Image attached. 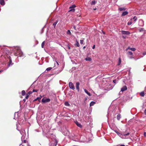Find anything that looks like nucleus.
Returning <instances> with one entry per match:
<instances>
[{
	"label": "nucleus",
	"instance_id": "41",
	"mask_svg": "<svg viewBox=\"0 0 146 146\" xmlns=\"http://www.w3.org/2000/svg\"><path fill=\"white\" fill-rule=\"evenodd\" d=\"M113 82L114 83L116 84L117 82V81L116 80H113Z\"/></svg>",
	"mask_w": 146,
	"mask_h": 146
},
{
	"label": "nucleus",
	"instance_id": "1",
	"mask_svg": "<svg viewBox=\"0 0 146 146\" xmlns=\"http://www.w3.org/2000/svg\"><path fill=\"white\" fill-rule=\"evenodd\" d=\"M15 55L17 56L22 57L23 56L22 52L20 48L19 47H17L15 48Z\"/></svg>",
	"mask_w": 146,
	"mask_h": 146
},
{
	"label": "nucleus",
	"instance_id": "11",
	"mask_svg": "<svg viewBox=\"0 0 146 146\" xmlns=\"http://www.w3.org/2000/svg\"><path fill=\"white\" fill-rule=\"evenodd\" d=\"M75 123L78 126V127H80L81 128H82V125L80 123H79L78 121H76L75 122Z\"/></svg>",
	"mask_w": 146,
	"mask_h": 146
},
{
	"label": "nucleus",
	"instance_id": "48",
	"mask_svg": "<svg viewBox=\"0 0 146 146\" xmlns=\"http://www.w3.org/2000/svg\"><path fill=\"white\" fill-rule=\"evenodd\" d=\"M68 48L69 49H70V47L69 45H68Z\"/></svg>",
	"mask_w": 146,
	"mask_h": 146
},
{
	"label": "nucleus",
	"instance_id": "14",
	"mask_svg": "<svg viewBox=\"0 0 146 146\" xmlns=\"http://www.w3.org/2000/svg\"><path fill=\"white\" fill-rule=\"evenodd\" d=\"M84 90L85 92L86 93V94H87L89 96H91V94L89 92L87 91V90H86V89H84Z\"/></svg>",
	"mask_w": 146,
	"mask_h": 146
},
{
	"label": "nucleus",
	"instance_id": "49",
	"mask_svg": "<svg viewBox=\"0 0 146 146\" xmlns=\"http://www.w3.org/2000/svg\"><path fill=\"white\" fill-rule=\"evenodd\" d=\"M143 54L144 55H146V52H143Z\"/></svg>",
	"mask_w": 146,
	"mask_h": 146
},
{
	"label": "nucleus",
	"instance_id": "55",
	"mask_svg": "<svg viewBox=\"0 0 146 146\" xmlns=\"http://www.w3.org/2000/svg\"><path fill=\"white\" fill-rule=\"evenodd\" d=\"M96 8L94 9V10H96Z\"/></svg>",
	"mask_w": 146,
	"mask_h": 146
},
{
	"label": "nucleus",
	"instance_id": "8",
	"mask_svg": "<svg viewBox=\"0 0 146 146\" xmlns=\"http://www.w3.org/2000/svg\"><path fill=\"white\" fill-rule=\"evenodd\" d=\"M144 21L140 19L139 21V25L140 26H143L144 25Z\"/></svg>",
	"mask_w": 146,
	"mask_h": 146
},
{
	"label": "nucleus",
	"instance_id": "47",
	"mask_svg": "<svg viewBox=\"0 0 146 146\" xmlns=\"http://www.w3.org/2000/svg\"><path fill=\"white\" fill-rule=\"evenodd\" d=\"M144 135L145 136H146V132H144Z\"/></svg>",
	"mask_w": 146,
	"mask_h": 146
},
{
	"label": "nucleus",
	"instance_id": "52",
	"mask_svg": "<svg viewBox=\"0 0 146 146\" xmlns=\"http://www.w3.org/2000/svg\"><path fill=\"white\" fill-rule=\"evenodd\" d=\"M56 63H57V64H58V65H59V64H58V62H57V61H56Z\"/></svg>",
	"mask_w": 146,
	"mask_h": 146
},
{
	"label": "nucleus",
	"instance_id": "36",
	"mask_svg": "<svg viewBox=\"0 0 146 146\" xmlns=\"http://www.w3.org/2000/svg\"><path fill=\"white\" fill-rule=\"evenodd\" d=\"M76 46H77L79 47L80 46V44H79V43L77 41H76Z\"/></svg>",
	"mask_w": 146,
	"mask_h": 146
},
{
	"label": "nucleus",
	"instance_id": "27",
	"mask_svg": "<svg viewBox=\"0 0 146 146\" xmlns=\"http://www.w3.org/2000/svg\"><path fill=\"white\" fill-rule=\"evenodd\" d=\"M96 3V1L95 0L93 1L91 3V4L92 5H94Z\"/></svg>",
	"mask_w": 146,
	"mask_h": 146
},
{
	"label": "nucleus",
	"instance_id": "33",
	"mask_svg": "<svg viewBox=\"0 0 146 146\" xmlns=\"http://www.w3.org/2000/svg\"><path fill=\"white\" fill-rule=\"evenodd\" d=\"M52 68L51 67H49L47 68L46 69V70L47 71H48L50 70Z\"/></svg>",
	"mask_w": 146,
	"mask_h": 146
},
{
	"label": "nucleus",
	"instance_id": "22",
	"mask_svg": "<svg viewBox=\"0 0 146 146\" xmlns=\"http://www.w3.org/2000/svg\"><path fill=\"white\" fill-rule=\"evenodd\" d=\"M115 132L119 136H121V133L117 131H115Z\"/></svg>",
	"mask_w": 146,
	"mask_h": 146
},
{
	"label": "nucleus",
	"instance_id": "45",
	"mask_svg": "<svg viewBox=\"0 0 146 146\" xmlns=\"http://www.w3.org/2000/svg\"><path fill=\"white\" fill-rule=\"evenodd\" d=\"M37 90H36L33 89L32 92H37Z\"/></svg>",
	"mask_w": 146,
	"mask_h": 146
},
{
	"label": "nucleus",
	"instance_id": "17",
	"mask_svg": "<svg viewBox=\"0 0 146 146\" xmlns=\"http://www.w3.org/2000/svg\"><path fill=\"white\" fill-rule=\"evenodd\" d=\"M0 4L1 5H4L5 2L4 0H0Z\"/></svg>",
	"mask_w": 146,
	"mask_h": 146
},
{
	"label": "nucleus",
	"instance_id": "28",
	"mask_svg": "<svg viewBox=\"0 0 146 146\" xmlns=\"http://www.w3.org/2000/svg\"><path fill=\"white\" fill-rule=\"evenodd\" d=\"M128 55L133 56V54L132 52L131 51L128 52Z\"/></svg>",
	"mask_w": 146,
	"mask_h": 146
},
{
	"label": "nucleus",
	"instance_id": "13",
	"mask_svg": "<svg viewBox=\"0 0 146 146\" xmlns=\"http://www.w3.org/2000/svg\"><path fill=\"white\" fill-rule=\"evenodd\" d=\"M13 64V63H12L11 59H9V62L8 66H10L12 65Z\"/></svg>",
	"mask_w": 146,
	"mask_h": 146
},
{
	"label": "nucleus",
	"instance_id": "20",
	"mask_svg": "<svg viewBox=\"0 0 146 146\" xmlns=\"http://www.w3.org/2000/svg\"><path fill=\"white\" fill-rule=\"evenodd\" d=\"M96 103L94 102V101H92L91 102L90 104V106H93Z\"/></svg>",
	"mask_w": 146,
	"mask_h": 146
},
{
	"label": "nucleus",
	"instance_id": "32",
	"mask_svg": "<svg viewBox=\"0 0 146 146\" xmlns=\"http://www.w3.org/2000/svg\"><path fill=\"white\" fill-rule=\"evenodd\" d=\"M65 105L67 106H68L70 104L68 102H66L65 103Z\"/></svg>",
	"mask_w": 146,
	"mask_h": 146
},
{
	"label": "nucleus",
	"instance_id": "42",
	"mask_svg": "<svg viewBox=\"0 0 146 146\" xmlns=\"http://www.w3.org/2000/svg\"><path fill=\"white\" fill-rule=\"evenodd\" d=\"M57 22H55L53 23V25L54 26H56V24H57Z\"/></svg>",
	"mask_w": 146,
	"mask_h": 146
},
{
	"label": "nucleus",
	"instance_id": "10",
	"mask_svg": "<svg viewBox=\"0 0 146 146\" xmlns=\"http://www.w3.org/2000/svg\"><path fill=\"white\" fill-rule=\"evenodd\" d=\"M80 84L79 82H77L76 83V88L77 89L78 91L79 92V86Z\"/></svg>",
	"mask_w": 146,
	"mask_h": 146
},
{
	"label": "nucleus",
	"instance_id": "44",
	"mask_svg": "<svg viewBox=\"0 0 146 146\" xmlns=\"http://www.w3.org/2000/svg\"><path fill=\"white\" fill-rule=\"evenodd\" d=\"M127 37L126 36L122 35V37L123 38H125Z\"/></svg>",
	"mask_w": 146,
	"mask_h": 146
},
{
	"label": "nucleus",
	"instance_id": "26",
	"mask_svg": "<svg viewBox=\"0 0 146 146\" xmlns=\"http://www.w3.org/2000/svg\"><path fill=\"white\" fill-rule=\"evenodd\" d=\"M22 95L23 96H24L26 94V92L25 90H23L21 92Z\"/></svg>",
	"mask_w": 146,
	"mask_h": 146
},
{
	"label": "nucleus",
	"instance_id": "29",
	"mask_svg": "<svg viewBox=\"0 0 146 146\" xmlns=\"http://www.w3.org/2000/svg\"><path fill=\"white\" fill-rule=\"evenodd\" d=\"M121 58H119L118 63L117 64L118 65H120V64H121Z\"/></svg>",
	"mask_w": 146,
	"mask_h": 146
},
{
	"label": "nucleus",
	"instance_id": "12",
	"mask_svg": "<svg viewBox=\"0 0 146 146\" xmlns=\"http://www.w3.org/2000/svg\"><path fill=\"white\" fill-rule=\"evenodd\" d=\"M127 89V88L126 86H124L122 88H121V91L123 92Z\"/></svg>",
	"mask_w": 146,
	"mask_h": 146
},
{
	"label": "nucleus",
	"instance_id": "25",
	"mask_svg": "<svg viewBox=\"0 0 146 146\" xmlns=\"http://www.w3.org/2000/svg\"><path fill=\"white\" fill-rule=\"evenodd\" d=\"M140 95L141 96L143 97L145 95L144 92L143 91L142 92L140 93Z\"/></svg>",
	"mask_w": 146,
	"mask_h": 146
},
{
	"label": "nucleus",
	"instance_id": "6",
	"mask_svg": "<svg viewBox=\"0 0 146 146\" xmlns=\"http://www.w3.org/2000/svg\"><path fill=\"white\" fill-rule=\"evenodd\" d=\"M69 88L74 90L75 89V87L74 84L71 82H69Z\"/></svg>",
	"mask_w": 146,
	"mask_h": 146
},
{
	"label": "nucleus",
	"instance_id": "35",
	"mask_svg": "<svg viewBox=\"0 0 146 146\" xmlns=\"http://www.w3.org/2000/svg\"><path fill=\"white\" fill-rule=\"evenodd\" d=\"M67 33L68 35H71V32L69 30H68L67 31Z\"/></svg>",
	"mask_w": 146,
	"mask_h": 146
},
{
	"label": "nucleus",
	"instance_id": "54",
	"mask_svg": "<svg viewBox=\"0 0 146 146\" xmlns=\"http://www.w3.org/2000/svg\"><path fill=\"white\" fill-rule=\"evenodd\" d=\"M3 71L2 70H0V73L1 72H2Z\"/></svg>",
	"mask_w": 146,
	"mask_h": 146
},
{
	"label": "nucleus",
	"instance_id": "24",
	"mask_svg": "<svg viewBox=\"0 0 146 146\" xmlns=\"http://www.w3.org/2000/svg\"><path fill=\"white\" fill-rule=\"evenodd\" d=\"M138 30L140 32H142L144 31V29L143 28H140L138 29Z\"/></svg>",
	"mask_w": 146,
	"mask_h": 146
},
{
	"label": "nucleus",
	"instance_id": "23",
	"mask_svg": "<svg viewBox=\"0 0 146 146\" xmlns=\"http://www.w3.org/2000/svg\"><path fill=\"white\" fill-rule=\"evenodd\" d=\"M132 19L134 20V21L135 22L136 21L137 19L136 16H135L133 17L132 19V18L131 19V20H132Z\"/></svg>",
	"mask_w": 146,
	"mask_h": 146
},
{
	"label": "nucleus",
	"instance_id": "50",
	"mask_svg": "<svg viewBox=\"0 0 146 146\" xmlns=\"http://www.w3.org/2000/svg\"><path fill=\"white\" fill-rule=\"evenodd\" d=\"M130 48H131L129 47H128V48L127 49V50H128V49H130Z\"/></svg>",
	"mask_w": 146,
	"mask_h": 146
},
{
	"label": "nucleus",
	"instance_id": "30",
	"mask_svg": "<svg viewBox=\"0 0 146 146\" xmlns=\"http://www.w3.org/2000/svg\"><path fill=\"white\" fill-rule=\"evenodd\" d=\"M29 97V95L28 94H27L26 95V97L25 98V99L23 100L25 101H26L25 99H27L28 98V97Z\"/></svg>",
	"mask_w": 146,
	"mask_h": 146
},
{
	"label": "nucleus",
	"instance_id": "40",
	"mask_svg": "<svg viewBox=\"0 0 146 146\" xmlns=\"http://www.w3.org/2000/svg\"><path fill=\"white\" fill-rule=\"evenodd\" d=\"M84 40H80V43L81 44H82L84 43Z\"/></svg>",
	"mask_w": 146,
	"mask_h": 146
},
{
	"label": "nucleus",
	"instance_id": "16",
	"mask_svg": "<svg viewBox=\"0 0 146 146\" xmlns=\"http://www.w3.org/2000/svg\"><path fill=\"white\" fill-rule=\"evenodd\" d=\"M85 60L87 61H90L92 60V58L89 57H87L85 58Z\"/></svg>",
	"mask_w": 146,
	"mask_h": 146
},
{
	"label": "nucleus",
	"instance_id": "9",
	"mask_svg": "<svg viewBox=\"0 0 146 146\" xmlns=\"http://www.w3.org/2000/svg\"><path fill=\"white\" fill-rule=\"evenodd\" d=\"M130 133L129 132H127L126 131L125 132L123 131L121 132V135H129Z\"/></svg>",
	"mask_w": 146,
	"mask_h": 146
},
{
	"label": "nucleus",
	"instance_id": "37",
	"mask_svg": "<svg viewBox=\"0 0 146 146\" xmlns=\"http://www.w3.org/2000/svg\"><path fill=\"white\" fill-rule=\"evenodd\" d=\"M130 50L133 51H135L136 50V49L134 48H130Z\"/></svg>",
	"mask_w": 146,
	"mask_h": 146
},
{
	"label": "nucleus",
	"instance_id": "19",
	"mask_svg": "<svg viewBox=\"0 0 146 146\" xmlns=\"http://www.w3.org/2000/svg\"><path fill=\"white\" fill-rule=\"evenodd\" d=\"M121 118V115L120 114H118L117 116V119L118 120H119Z\"/></svg>",
	"mask_w": 146,
	"mask_h": 146
},
{
	"label": "nucleus",
	"instance_id": "39",
	"mask_svg": "<svg viewBox=\"0 0 146 146\" xmlns=\"http://www.w3.org/2000/svg\"><path fill=\"white\" fill-rule=\"evenodd\" d=\"M128 57L130 59H131L133 58V56L128 55Z\"/></svg>",
	"mask_w": 146,
	"mask_h": 146
},
{
	"label": "nucleus",
	"instance_id": "2",
	"mask_svg": "<svg viewBox=\"0 0 146 146\" xmlns=\"http://www.w3.org/2000/svg\"><path fill=\"white\" fill-rule=\"evenodd\" d=\"M25 132L24 131H22V132H20L21 134L23 135L21 138L22 141V143L20 144V146L23 144H26V145H28V141L26 140H23V139H24L25 137Z\"/></svg>",
	"mask_w": 146,
	"mask_h": 146
},
{
	"label": "nucleus",
	"instance_id": "15",
	"mask_svg": "<svg viewBox=\"0 0 146 146\" xmlns=\"http://www.w3.org/2000/svg\"><path fill=\"white\" fill-rule=\"evenodd\" d=\"M128 13V12L127 11H124L123 12L121 16H124L127 15Z\"/></svg>",
	"mask_w": 146,
	"mask_h": 146
},
{
	"label": "nucleus",
	"instance_id": "4",
	"mask_svg": "<svg viewBox=\"0 0 146 146\" xmlns=\"http://www.w3.org/2000/svg\"><path fill=\"white\" fill-rule=\"evenodd\" d=\"M76 7V5H72L69 7L70 10L69 11V12L72 11V12H74L75 9L74 8Z\"/></svg>",
	"mask_w": 146,
	"mask_h": 146
},
{
	"label": "nucleus",
	"instance_id": "38",
	"mask_svg": "<svg viewBox=\"0 0 146 146\" xmlns=\"http://www.w3.org/2000/svg\"><path fill=\"white\" fill-rule=\"evenodd\" d=\"M32 92L31 91H30L28 92L27 94H28V95L29 96L30 94H32Z\"/></svg>",
	"mask_w": 146,
	"mask_h": 146
},
{
	"label": "nucleus",
	"instance_id": "46",
	"mask_svg": "<svg viewBox=\"0 0 146 146\" xmlns=\"http://www.w3.org/2000/svg\"><path fill=\"white\" fill-rule=\"evenodd\" d=\"M95 45H94L92 47V48L93 49H94L95 48Z\"/></svg>",
	"mask_w": 146,
	"mask_h": 146
},
{
	"label": "nucleus",
	"instance_id": "51",
	"mask_svg": "<svg viewBox=\"0 0 146 146\" xmlns=\"http://www.w3.org/2000/svg\"><path fill=\"white\" fill-rule=\"evenodd\" d=\"M86 48V46H84L83 48V49H84L85 48Z\"/></svg>",
	"mask_w": 146,
	"mask_h": 146
},
{
	"label": "nucleus",
	"instance_id": "21",
	"mask_svg": "<svg viewBox=\"0 0 146 146\" xmlns=\"http://www.w3.org/2000/svg\"><path fill=\"white\" fill-rule=\"evenodd\" d=\"M41 98L40 97H37V98L35 99L33 101H35L38 100L39 102H40Z\"/></svg>",
	"mask_w": 146,
	"mask_h": 146
},
{
	"label": "nucleus",
	"instance_id": "3",
	"mask_svg": "<svg viewBox=\"0 0 146 146\" xmlns=\"http://www.w3.org/2000/svg\"><path fill=\"white\" fill-rule=\"evenodd\" d=\"M58 143L57 140L55 139L51 143L50 146H56Z\"/></svg>",
	"mask_w": 146,
	"mask_h": 146
},
{
	"label": "nucleus",
	"instance_id": "43",
	"mask_svg": "<svg viewBox=\"0 0 146 146\" xmlns=\"http://www.w3.org/2000/svg\"><path fill=\"white\" fill-rule=\"evenodd\" d=\"M22 145V146H30L29 145L28 143V145H26L25 144H23Z\"/></svg>",
	"mask_w": 146,
	"mask_h": 146
},
{
	"label": "nucleus",
	"instance_id": "7",
	"mask_svg": "<svg viewBox=\"0 0 146 146\" xmlns=\"http://www.w3.org/2000/svg\"><path fill=\"white\" fill-rule=\"evenodd\" d=\"M122 34V35H129L130 34V32L129 31H121Z\"/></svg>",
	"mask_w": 146,
	"mask_h": 146
},
{
	"label": "nucleus",
	"instance_id": "34",
	"mask_svg": "<svg viewBox=\"0 0 146 146\" xmlns=\"http://www.w3.org/2000/svg\"><path fill=\"white\" fill-rule=\"evenodd\" d=\"M44 41L41 44V47L42 48L44 47Z\"/></svg>",
	"mask_w": 146,
	"mask_h": 146
},
{
	"label": "nucleus",
	"instance_id": "5",
	"mask_svg": "<svg viewBox=\"0 0 146 146\" xmlns=\"http://www.w3.org/2000/svg\"><path fill=\"white\" fill-rule=\"evenodd\" d=\"M50 101V99L49 98H44L42 99L41 102L43 103L49 102Z\"/></svg>",
	"mask_w": 146,
	"mask_h": 146
},
{
	"label": "nucleus",
	"instance_id": "18",
	"mask_svg": "<svg viewBox=\"0 0 146 146\" xmlns=\"http://www.w3.org/2000/svg\"><path fill=\"white\" fill-rule=\"evenodd\" d=\"M119 10L121 11H124L126 10V8H125L120 7L119 8Z\"/></svg>",
	"mask_w": 146,
	"mask_h": 146
},
{
	"label": "nucleus",
	"instance_id": "53",
	"mask_svg": "<svg viewBox=\"0 0 146 146\" xmlns=\"http://www.w3.org/2000/svg\"><path fill=\"white\" fill-rule=\"evenodd\" d=\"M74 29H75L76 27H75V26H74Z\"/></svg>",
	"mask_w": 146,
	"mask_h": 146
},
{
	"label": "nucleus",
	"instance_id": "31",
	"mask_svg": "<svg viewBox=\"0 0 146 146\" xmlns=\"http://www.w3.org/2000/svg\"><path fill=\"white\" fill-rule=\"evenodd\" d=\"M132 22L131 21H129L127 23V24L128 25H130L132 24Z\"/></svg>",
	"mask_w": 146,
	"mask_h": 146
}]
</instances>
